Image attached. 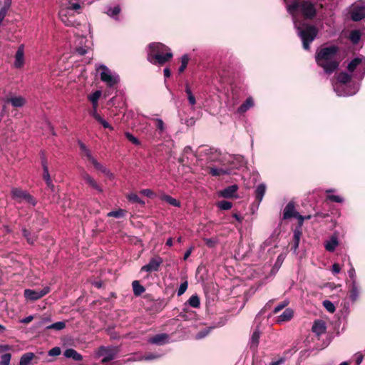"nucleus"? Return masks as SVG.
Instances as JSON below:
<instances>
[{
  "instance_id": "f257e3e1",
  "label": "nucleus",
  "mask_w": 365,
  "mask_h": 365,
  "mask_svg": "<svg viewBox=\"0 0 365 365\" xmlns=\"http://www.w3.org/2000/svg\"><path fill=\"white\" fill-rule=\"evenodd\" d=\"M288 13L292 16V21L297 34L302 41L303 48L309 50L310 44L316 38L318 29L312 25L307 24L299 19L301 13L305 19H312L316 15L314 5L310 1L299 0H284Z\"/></svg>"
},
{
  "instance_id": "f03ea898",
  "label": "nucleus",
  "mask_w": 365,
  "mask_h": 365,
  "mask_svg": "<svg viewBox=\"0 0 365 365\" xmlns=\"http://www.w3.org/2000/svg\"><path fill=\"white\" fill-rule=\"evenodd\" d=\"M339 48L336 45L322 47L317 49L315 54L317 64L324 69V73L331 74L339 66L338 53Z\"/></svg>"
},
{
  "instance_id": "7ed1b4c3",
  "label": "nucleus",
  "mask_w": 365,
  "mask_h": 365,
  "mask_svg": "<svg viewBox=\"0 0 365 365\" xmlns=\"http://www.w3.org/2000/svg\"><path fill=\"white\" fill-rule=\"evenodd\" d=\"M147 60L153 65L162 66L173 57L171 49L160 42H152L146 47Z\"/></svg>"
},
{
  "instance_id": "20e7f679",
  "label": "nucleus",
  "mask_w": 365,
  "mask_h": 365,
  "mask_svg": "<svg viewBox=\"0 0 365 365\" xmlns=\"http://www.w3.org/2000/svg\"><path fill=\"white\" fill-rule=\"evenodd\" d=\"M81 9L79 0H62L58 16L67 26H75L74 14L80 13Z\"/></svg>"
},
{
  "instance_id": "39448f33",
  "label": "nucleus",
  "mask_w": 365,
  "mask_h": 365,
  "mask_svg": "<svg viewBox=\"0 0 365 365\" xmlns=\"http://www.w3.org/2000/svg\"><path fill=\"white\" fill-rule=\"evenodd\" d=\"M97 71L100 74L101 80L110 89L113 88L120 82L119 75L108 68L106 66L101 64L96 68Z\"/></svg>"
},
{
  "instance_id": "423d86ee",
  "label": "nucleus",
  "mask_w": 365,
  "mask_h": 365,
  "mask_svg": "<svg viewBox=\"0 0 365 365\" xmlns=\"http://www.w3.org/2000/svg\"><path fill=\"white\" fill-rule=\"evenodd\" d=\"M120 351L119 346H101L97 350L96 357L101 359L102 363H107L113 360Z\"/></svg>"
},
{
  "instance_id": "0eeeda50",
  "label": "nucleus",
  "mask_w": 365,
  "mask_h": 365,
  "mask_svg": "<svg viewBox=\"0 0 365 365\" xmlns=\"http://www.w3.org/2000/svg\"><path fill=\"white\" fill-rule=\"evenodd\" d=\"M333 89L338 96L346 97L356 94L359 91V85L356 83L352 85L346 83H333Z\"/></svg>"
},
{
  "instance_id": "6e6552de",
  "label": "nucleus",
  "mask_w": 365,
  "mask_h": 365,
  "mask_svg": "<svg viewBox=\"0 0 365 365\" xmlns=\"http://www.w3.org/2000/svg\"><path fill=\"white\" fill-rule=\"evenodd\" d=\"M11 197L19 202L24 200L29 204L35 206L37 203L36 200L27 191L20 188L14 187L11 191Z\"/></svg>"
},
{
  "instance_id": "1a4fd4ad",
  "label": "nucleus",
  "mask_w": 365,
  "mask_h": 365,
  "mask_svg": "<svg viewBox=\"0 0 365 365\" xmlns=\"http://www.w3.org/2000/svg\"><path fill=\"white\" fill-rule=\"evenodd\" d=\"M294 217L299 220V225H302L304 217L295 209V205L293 201L289 202L284 207L282 213V220H288Z\"/></svg>"
},
{
  "instance_id": "9d476101",
  "label": "nucleus",
  "mask_w": 365,
  "mask_h": 365,
  "mask_svg": "<svg viewBox=\"0 0 365 365\" xmlns=\"http://www.w3.org/2000/svg\"><path fill=\"white\" fill-rule=\"evenodd\" d=\"M362 64L363 68L362 71L358 73H356L354 75V77L358 78L359 80H362L365 75V57L364 56H358L353 58L347 66V70L349 73H352L355 69L360 65Z\"/></svg>"
},
{
  "instance_id": "9b49d317",
  "label": "nucleus",
  "mask_w": 365,
  "mask_h": 365,
  "mask_svg": "<svg viewBox=\"0 0 365 365\" xmlns=\"http://www.w3.org/2000/svg\"><path fill=\"white\" fill-rule=\"evenodd\" d=\"M121 11V6L115 2L107 4L103 9V12L115 21H120V14Z\"/></svg>"
},
{
  "instance_id": "f8f14e48",
  "label": "nucleus",
  "mask_w": 365,
  "mask_h": 365,
  "mask_svg": "<svg viewBox=\"0 0 365 365\" xmlns=\"http://www.w3.org/2000/svg\"><path fill=\"white\" fill-rule=\"evenodd\" d=\"M50 292V287L48 286H46L43 289L38 290L26 289L24 290V297L27 300L34 302L42 298L43 297L48 294Z\"/></svg>"
},
{
  "instance_id": "ddd939ff",
  "label": "nucleus",
  "mask_w": 365,
  "mask_h": 365,
  "mask_svg": "<svg viewBox=\"0 0 365 365\" xmlns=\"http://www.w3.org/2000/svg\"><path fill=\"white\" fill-rule=\"evenodd\" d=\"M348 290V297L352 303H355L360 297L361 286L359 282L346 283Z\"/></svg>"
},
{
  "instance_id": "4468645a",
  "label": "nucleus",
  "mask_w": 365,
  "mask_h": 365,
  "mask_svg": "<svg viewBox=\"0 0 365 365\" xmlns=\"http://www.w3.org/2000/svg\"><path fill=\"white\" fill-rule=\"evenodd\" d=\"M351 19L354 21H359L365 18V6L359 2L353 4L350 11Z\"/></svg>"
},
{
  "instance_id": "2eb2a0df",
  "label": "nucleus",
  "mask_w": 365,
  "mask_h": 365,
  "mask_svg": "<svg viewBox=\"0 0 365 365\" xmlns=\"http://www.w3.org/2000/svg\"><path fill=\"white\" fill-rule=\"evenodd\" d=\"M163 262V259L159 256L153 257L147 264L141 267L140 271L146 272H158Z\"/></svg>"
},
{
  "instance_id": "dca6fc26",
  "label": "nucleus",
  "mask_w": 365,
  "mask_h": 365,
  "mask_svg": "<svg viewBox=\"0 0 365 365\" xmlns=\"http://www.w3.org/2000/svg\"><path fill=\"white\" fill-rule=\"evenodd\" d=\"M227 163H229L228 168L230 169L232 172L233 170L240 169L245 166L246 163L244 157L240 155H230L227 160Z\"/></svg>"
},
{
  "instance_id": "f3484780",
  "label": "nucleus",
  "mask_w": 365,
  "mask_h": 365,
  "mask_svg": "<svg viewBox=\"0 0 365 365\" xmlns=\"http://www.w3.org/2000/svg\"><path fill=\"white\" fill-rule=\"evenodd\" d=\"M170 336L166 333L155 334L148 339V343L157 346H163L170 342Z\"/></svg>"
},
{
  "instance_id": "a211bd4d",
  "label": "nucleus",
  "mask_w": 365,
  "mask_h": 365,
  "mask_svg": "<svg viewBox=\"0 0 365 365\" xmlns=\"http://www.w3.org/2000/svg\"><path fill=\"white\" fill-rule=\"evenodd\" d=\"M166 352L162 349H158L154 351H148L144 355L140 356V359H143L144 361H155L161 359L163 356L165 355Z\"/></svg>"
},
{
  "instance_id": "6ab92c4d",
  "label": "nucleus",
  "mask_w": 365,
  "mask_h": 365,
  "mask_svg": "<svg viewBox=\"0 0 365 365\" xmlns=\"http://www.w3.org/2000/svg\"><path fill=\"white\" fill-rule=\"evenodd\" d=\"M148 138L153 143H158L163 140L167 137V130H155L150 131L148 134Z\"/></svg>"
},
{
  "instance_id": "aec40b11",
  "label": "nucleus",
  "mask_w": 365,
  "mask_h": 365,
  "mask_svg": "<svg viewBox=\"0 0 365 365\" xmlns=\"http://www.w3.org/2000/svg\"><path fill=\"white\" fill-rule=\"evenodd\" d=\"M81 177L85 182L88 185L91 187L96 190L98 192H103V190L101 186L86 172L81 173Z\"/></svg>"
},
{
  "instance_id": "412c9836",
  "label": "nucleus",
  "mask_w": 365,
  "mask_h": 365,
  "mask_svg": "<svg viewBox=\"0 0 365 365\" xmlns=\"http://www.w3.org/2000/svg\"><path fill=\"white\" fill-rule=\"evenodd\" d=\"M313 333H314L318 337L324 334L327 330L326 322L322 319H317L314 322L312 327Z\"/></svg>"
},
{
  "instance_id": "4be33fe9",
  "label": "nucleus",
  "mask_w": 365,
  "mask_h": 365,
  "mask_svg": "<svg viewBox=\"0 0 365 365\" xmlns=\"http://www.w3.org/2000/svg\"><path fill=\"white\" fill-rule=\"evenodd\" d=\"M24 63V46L23 44L18 47L15 54L14 66L16 68H20Z\"/></svg>"
},
{
  "instance_id": "5701e85b",
  "label": "nucleus",
  "mask_w": 365,
  "mask_h": 365,
  "mask_svg": "<svg viewBox=\"0 0 365 365\" xmlns=\"http://www.w3.org/2000/svg\"><path fill=\"white\" fill-rule=\"evenodd\" d=\"M237 190L238 186L237 185H232L220 190L218 194L220 197L224 198H232L235 196Z\"/></svg>"
},
{
  "instance_id": "b1692460",
  "label": "nucleus",
  "mask_w": 365,
  "mask_h": 365,
  "mask_svg": "<svg viewBox=\"0 0 365 365\" xmlns=\"http://www.w3.org/2000/svg\"><path fill=\"white\" fill-rule=\"evenodd\" d=\"M255 101L252 96H249L246 98V100L241 104L240 106L237 108V112L239 114H244L250 108L255 106Z\"/></svg>"
},
{
  "instance_id": "393cba45",
  "label": "nucleus",
  "mask_w": 365,
  "mask_h": 365,
  "mask_svg": "<svg viewBox=\"0 0 365 365\" xmlns=\"http://www.w3.org/2000/svg\"><path fill=\"white\" fill-rule=\"evenodd\" d=\"M339 245L338 237L336 235H331L329 240L324 242V248L327 251L333 252Z\"/></svg>"
},
{
  "instance_id": "a878e982",
  "label": "nucleus",
  "mask_w": 365,
  "mask_h": 365,
  "mask_svg": "<svg viewBox=\"0 0 365 365\" xmlns=\"http://www.w3.org/2000/svg\"><path fill=\"white\" fill-rule=\"evenodd\" d=\"M266 185L264 183H260L258 185L255 190V201L257 202V205L259 206L260 202H262L264 195L266 192Z\"/></svg>"
},
{
  "instance_id": "bb28decb",
  "label": "nucleus",
  "mask_w": 365,
  "mask_h": 365,
  "mask_svg": "<svg viewBox=\"0 0 365 365\" xmlns=\"http://www.w3.org/2000/svg\"><path fill=\"white\" fill-rule=\"evenodd\" d=\"M210 173L212 176H221L224 175H230L232 173V171L230 169L228 168V167L222 166L220 168L217 167H211L210 168Z\"/></svg>"
},
{
  "instance_id": "cd10ccee",
  "label": "nucleus",
  "mask_w": 365,
  "mask_h": 365,
  "mask_svg": "<svg viewBox=\"0 0 365 365\" xmlns=\"http://www.w3.org/2000/svg\"><path fill=\"white\" fill-rule=\"evenodd\" d=\"M5 103H10L14 108H21L26 103V100L22 96H11L5 100Z\"/></svg>"
},
{
  "instance_id": "c85d7f7f",
  "label": "nucleus",
  "mask_w": 365,
  "mask_h": 365,
  "mask_svg": "<svg viewBox=\"0 0 365 365\" xmlns=\"http://www.w3.org/2000/svg\"><path fill=\"white\" fill-rule=\"evenodd\" d=\"M260 337V331L259 327H257L252 332L250 340V347L252 350H255L259 344V339Z\"/></svg>"
},
{
  "instance_id": "c756f323",
  "label": "nucleus",
  "mask_w": 365,
  "mask_h": 365,
  "mask_svg": "<svg viewBox=\"0 0 365 365\" xmlns=\"http://www.w3.org/2000/svg\"><path fill=\"white\" fill-rule=\"evenodd\" d=\"M294 316V311L291 308H287L282 314L277 317V322L279 324L290 321Z\"/></svg>"
},
{
  "instance_id": "7c9ffc66",
  "label": "nucleus",
  "mask_w": 365,
  "mask_h": 365,
  "mask_svg": "<svg viewBox=\"0 0 365 365\" xmlns=\"http://www.w3.org/2000/svg\"><path fill=\"white\" fill-rule=\"evenodd\" d=\"M78 41L76 51L80 56H83L87 53L88 46L82 45L85 43L87 40L85 36H82L78 38Z\"/></svg>"
},
{
  "instance_id": "2f4dec72",
  "label": "nucleus",
  "mask_w": 365,
  "mask_h": 365,
  "mask_svg": "<svg viewBox=\"0 0 365 365\" xmlns=\"http://www.w3.org/2000/svg\"><path fill=\"white\" fill-rule=\"evenodd\" d=\"M63 355L66 358L73 359L74 361H81L83 359V356H81V354L78 353L73 349H67L64 351Z\"/></svg>"
},
{
  "instance_id": "473e14b6",
  "label": "nucleus",
  "mask_w": 365,
  "mask_h": 365,
  "mask_svg": "<svg viewBox=\"0 0 365 365\" xmlns=\"http://www.w3.org/2000/svg\"><path fill=\"white\" fill-rule=\"evenodd\" d=\"M185 93L189 104L193 107L196 104V98L188 83L185 84Z\"/></svg>"
},
{
  "instance_id": "72a5a7b5",
  "label": "nucleus",
  "mask_w": 365,
  "mask_h": 365,
  "mask_svg": "<svg viewBox=\"0 0 365 365\" xmlns=\"http://www.w3.org/2000/svg\"><path fill=\"white\" fill-rule=\"evenodd\" d=\"M334 192H335L334 189H327V190H326L325 192L327 194V200H329V201H331V202H338V203L344 202V199L342 197H341L339 195H332L331 194Z\"/></svg>"
},
{
  "instance_id": "f704fd0d",
  "label": "nucleus",
  "mask_w": 365,
  "mask_h": 365,
  "mask_svg": "<svg viewBox=\"0 0 365 365\" xmlns=\"http://www.w3.org/2000/svg\"><path fill=\"white\" fill-rule=\"evenodd\" d=\"M352 76L354 75L349 74L346 72H341L339 73L336 76V82H334V83H346L349 84L350 82Z\"/></svg>"
},
{
  "instance_id": "c9c22d12",
  "label": "nucleus",
  "mask_w": 365,
  "mask_h": 365,
  "mask_svg": "<svg viewBox=\"0 0 365 365\" xmlns=\"http://www.w3.org/2000/svg\"><path fill=\"white\" fill-rule=\"evenodd\" d=\"M160 199L163 201L166 202L167 203H168L169 205H170L172 206L177 207H180V201H178L175 198H174L168 195L163 194L160 196Z\"/></svg>"
},
{
  "instance_id": "e433bc0d",
  "label": "nucleus",
  "mask_w": 365,
  "mask_h": 365,
  "mask_svg": "<svg viewBox=\"0 0 365 365\" xmlns=\"http://www.w3.org/2000/svg\"><path fill=\"white\" fill-rule=\"evenodd\" d=\"M190 60V57L188 54H184L180 58V66L178 68V73H183L185 69L187 68V66L188 65V63Z\"/></svg>"
},
{
  "instance_id": "4c0bfd02",
  "label": "nucleus",
  "mask_w": 365,
  "mask_h": 365,
  "mask_svg": "<svg viewBox=\"0 0 365 365\" xmlns=\"http://www.w3.org/2000/svg\"><path fill=\"white\" fill-rule=\"evenodd\" d=\"M34 358V354L32 352H27L24 354L19 361V365H29Z\"/></svg>"
},
{
  "instance_id": "58836bf2",
  "label": "nucleus",
  "mask_w": 365,
  "mask_h": 365,
  "mask_svg": "<svg viewBox=\"0 0 365 365\" xmlns=\"http://www.w3.org/2000/svg\"><path fill=\"white\" fill-rule=\"evenodd\" d=\"M90 162L93 165L94 168L101 172L102 173L105 174L106 175H110V171L106 168L104 167L103 165H101V163H99L94 158H92Z\"/></svg>"
},
{
  "instance_id": "ea45409f",
  "label": "nucleus",
  "mask_w": 365,
  "mask_h": 365,
  "mask_svg": "<svg viewBox=\"0 0 365 365\" xmlns=\"http://www.w3.org/2000/svg\"><path fill=\"white\" fill-rule=\"evenodd\" d=\"M132 287L133 293L137 297L141 295L145 291V287L137 280L133 282Z\"/></svg>"
},
{
  "instance_id": "a19ab883",
  "label": "nucleus",
  "mask_w": 365,
  "mask_h": 365,
  "mask_svg": "<svg viewBox=\"0 0 365 365\" xmlns=\"http://www.w3.org/2000/svg\"><path fill=\"white\" fill-rule=\"evenodd\" d=\"M101 96V91L99 90L96 91L92 94L88 96V100L91 102L92 106L95 107L98 106V100Z\"/></svg>"
},
{
  "instance_id": "79ce46f5",
  "label": "nucleus",
  "mask_w": 365,
  "mask_h": 365,
  "mask_svg": "<svg viewBox=\"0 0 365 365\" xmlns=\"http://www.w3.org/2000/svg\"><path fill=\"white\" fill-rule=\"evenodd\" d=\"M361 36V34L360 31L355 29L350 32L349 39L353 44L356 45L359 42Z\"/></svg>"
},
{
  "instance_id": "37998d69",
  "label": "nucleus",
  "mask_w": 365,
  "mask_h": 365,
  "mask_svg": "<svg viewBox=\"0 0 365 365\" xmlns=\"http://www.w3.org/2000/svg\"><path fill=\"white\" fill-rule=\"evenodd\" d=\"M41 165L43 170V178L45 180V182H48L51 180L49 172H48V168L46 164V160L45 158H41Z\"/></svg>"
},
{
  "instance_id": "c03bdc74",
  "label": "nucleus",
  "mask_w": 365,
  "mask_h": 365,
  "mask_svg": "<svg viewBox=\"0 0 365 365\" xmlns=\"http://www.w3.org/2000/svg\"><path fill=\"white\" fill-rule=\"evenodd\" d=\"M341 306L342 307L341 314L344 318H346L350 312V303L349 302L344 301L341 302Z\"/></svg>"
},
{
  "instance_id": "a18cd8bd",
  "label": "nucleus",
  "mask_w": 365,
  "mask_h": 365,
  "mask_svg": "<svg viewBox=\"0 0 365 365\" xmlns=\"http://www.w3.org/2000/svg\"><path fill=\"white\" fill-rule=\"evenodd\" d=\"M78 143L81 150L84 153V155L88 158L89 161L92 158H93L90 150L86 146V145L83 143H82L81 140H78Z\"/></svg>"
},
{
  "instance_id": "49530a36",
  "label": "nucleus",
  "mask_w": 365,
  "mask_h": 365,
  "mask_svg": "<svg viewBox=\"0 0 365 365\" xmlns=\"http://www.w3.org/2000/svg\"><path fill=\"white\" fill-rule=\"evenodd\" d=\"M212 329H213V327H205V328L202 329V330H200V331H198L197 333V334L195 335V339H204L210 333V331H212Z\"/></svg>"
},
{
  "instance_id": "de8ad7c7",
  "label": "nucleus",
  "mask_w": 365,
  "mask_h": 365,
  "mask_svg": "<svg viewBox=\"0 0 365 365\" xmlns=\"http://www.w3.org/2000/svg\"><path fill=\"white\" fill-rule=\"evenodd\" d=\"M125 213H126L125 210H124L123 209H119L117 210H113V211L109 212L107 214V216L113 217L115 218H122V217H125Z\"/></svg>"
},
{
  "instance_id": "09e8293b",
  "label": "nucleus",
  "mask_w": 365,
  "mask_h": 365,
  "mask_svg": "<svg viewBox=\"0 0 365 365\" xmlns=\"http://www.w3.org/2000/svg\"><path fill=\"white\" fill-rule=\"evenodd\" d=\"M187 303L190 307L193 308H197L200 307V298L196 294L192 295L188 299Z\"/></svg>"
},
{
  "instance_id": "8fccbe9b",
  "label": "nucleus",
  "mask_w": 365,
  "mask_h": 365,
  "mask_svg": "<svg viewBox=\"0 0 365 365\" xmlns=\"http://www.w3.org/2000/svg\"><path fill=\"white\" fill-rule=\"evenodd\" d=\"M302 225H298L295 227V229L294 230V232H293V242H300V239H301V237H302Z\"/></svg>"
},
{
  "instance_id": "3c124183",
  "label": "nucleus",
  "mask_w": 365,
  "mask_h": 365,
  "mask_svg": "<svg viewBox=\"0 0 365 365\" xmlns=\"http://www.w3.org/2000/svg\"><path fill=\"white\" fill-rule=\"evenodd\" d=\"M348 276H349V279L346 280V283L359 282L357 280L355 269L354 268V267L352 265L351 266V268L348 270Z\"/></svg>"
},
{
  "instance_id": "603ef678",
  "label": "nucleus",
  "mask_w": 365,
  "mask_h": 365,
  "mask_svg": "<svg viewBox=\"0 0 365 365\" xmlns=\"http://www.w3.org/2000/svg\"><path fill=\"white\" fill-rule=\"evenodd\" d=\"M66 327V323L64 322H57L53 323L48 326H46L47 329H55V330H62Z\"/></svg>"
},
{
  "instance_id": "864d4df0",
  "label": "nucleus",
  "mask_w": 365,
  "mask_h": 365,
  "mask_svg": "<svg viewBox=\"0 0 365 365\" xmlns=\"http://www.w3.org/2000/svg\"><path fill=\"white\" fill-rule=\"evenodd\" d=\"M217 206L222 210H228L232 207V203L227 200H222L217 202Z\"/></svg>"
},
{
  "instance_id": "5fc2aeb1",
  "label": "nucleus",
  "mask_w": 365,
  "mask_h": 365,
  "mask_svg": "<svg viewBox=\"0 0 365 365\" xmlns=\"http://www.w3.org/2000/svg\"><path fill=\"white\" fill-rule=\"evenodd\" d=\"M128 200L131 202H135V203H138L141 205H145V202L144 200H143L142 199H140L136 194L135 193H130L128 195Z\"/></svg>"
},
{
  "instance_id": "6e6d98bb",
  "label": "nucleus",
  "mask_w": 365,
  "mask_h": 365,
  "mask_svg": "<svg viewBox=\"0 0 365 365\" xmlns=\"http://www.w3.org/2000/svg\"><path fill=\"white\" fill-rule=\"evenodd\" d=\"M125 136L133 144H134L135 145H140V141L136 137H135L133 135H132L130 133L125 132Z\"/></svg>"
},
{
  "instance_id": "4d7b16f0",
  "label": "nucleus",
  "mask_w": 365,
  "mask_h": 365,
  "mask_svg": "<svg viewBox=\"0 0 365 365\" xmlns=\"http://www.w3.org/2000/svg\"><path fill=\"white\" fill-rule=\"evenodd\" d=\"M22 234L29 244H33L34 242V237L31 236L30 231L26 228L22 229Z\"/></svg>"
},
{
  "instance_id": "13d9d810",
  "label": "nucleus",
  "mask_w": 365,
  "mask_h": 365,
  "mask_svg": "<svg viewBox=\"0 0 365 365\" xmlns=\"http://www.w3.org/2000/svg\"><path fill=\"white\" fill-rule=\"evenodd\" d=\"M11 355L9 353L3 354L1 356L0 365H9Z\"/></svg>"
},
{
  "instance_id": "bf43d9fd",
  "label": "nucleus",
  "mask_w": 365,
  "mask_h": 365,
  "mask_svg": "<svg viewBox=\"0 0 365 365\" xmlns=\"http://www.w3.org/2000/svg\"><path fill=\"white\" fill-rule=\"evenodd\" d=\"M323 305L329 312L334 313L335 312V306L331 301L324 300L323 302Z\"/></svg>"
},
{
  "instance_id": "052dcab7",
  "label": "nucleus",
  "mask_w": 365,
  "mask_h": 365,
  "mask_svg": "<svg viewBox=\"0 0 365 365\" xmlns=\"http://www.w3.org/2000/svg\"><path fill=\"white\" fill-rule=\"evenodd\" d=\"M153 120L155 122V129L156 130H166L165 125L162 119L155 118V119H153Z\"/></svg>"
},
{
  "instance_id": "680f3d73",
  "label": "nucleus",
  "mask_w": 365,
  "mask_h": 365,
  "mask_svg": "<svg viewBox=\"0 0 365 365\" xmlns=\"http://www.w3.org/2000/svg\"><path fill=\"white\" fill-rule=\"evenodd\" d=\"M289 304L288 300H284L279 303L273 310L274 314L278 313L279 311L282 310L284 307H286Z\"/></svg>"
},
{
  "instance_id": "e2e57ef3",
  "label": "nucleus",
  "mask_w": 365,
  "mask_h": 365,
  "mask_svg": "<svg viewBox=\"0 0 365 365\" xmlns=\"http://www.w3.org/2000/svg\"><path fill=\"white\" fill-rule=\"evenodd\" d=\"M187 287H188V283L187 281L182 282L180 284L178 289V296H181L182 295L185 291L187 290Z\"/></svg>"
},
{
  "instance_id": "0e129e2a",
  "label": "nucleus",
  "mask_w": 365,
  "mask_h": 365,
  "mask_svg": "<svg viewBox=\"0 0 365 365\" xmlns=\"http://www.w3.org/2000/svg\"><path fill=\"white\" fill-rule=\"evenodd\" d=\"M96 121H98L99 123H101L102 125V126L104 128H108L110 130H113V127L112 125H110L105 119H103L101 116L98 119L96 120Z\"/></svg>"
},
{
  "instance_id": "69168bd1",
  "label": "nucleus",
  "mask_w": 365,
  "mask_h": 365,
  "mask_svg": "<svg viewBox=\"0 0 365 365\" xmlns=\"http://www.w3.org/2000/svg\"><path fill=\"white\" fill-rule=\"evenodd\" d=\"M61 354V349L58 346L53 347L48 351V355L51 356H56Z\"/></svg>"
},
{
  "instance_id": "338daca9",
  "label": "nucleus",
  "mask_w": 365,
  "mask_h": 365,
  "mask_svg": "<svg viewBox=\"0 0 365 365\" xmlns=\"http://www.w3.org/2000/svg\"><path fill=\"white\" fill-rule=\"evenodd\" d=\"M98 106H96L93 107L92 110L89 111V114L96 120H98L101 115L97 112V108Z\"/></svg>"
},
{
  "instance_id": "774afa93",
  "label": "nucleus",
  "mask_w": 365,
  "mask_h": 365,
  "mask_svg": "<svg viewBox=\"0 0 365 365\" xmlns=\"http://www.w3.org/2000/svg\"><path fill=\"white\" fill-rule=\"evenodd\" d=\"M140 193L150 198L154 197V192L150 189H143L140 191Z\"/></svg>"
}]
</instances>
